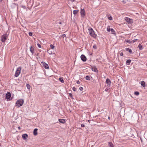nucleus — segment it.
I'll list each match as a JSON object with an SVG mask.
<instances>
[{"label":"nucleus","mask_w":147,"mask_h":147,"mask_svg":"<svg viewBox=\"0 0 147 147\" xmlns=\"http://www.w3.org/2000/svg\"><path fill=\"white\" fill-rule=\"evenodd\" d=\"M81 126L82 127H85V125H84V124H81Z\"/></svg>","instance_id":"42"},{"label":"nucleus","mask_w":147,"mask_h":147,"mask_svg":"<svg viewBox=\"0 0 147 147\" xmlns=\"http://www.w3.org/2000/svg\"><path fill=\"white\" fill-rule=\"evenodd\" d=\"M108 19L110 20H112V17L111 16H110V17H108Z\"/></svg>","instance_id":"30"},{"label":"nucleus","mask_w":147,"mask_h":147,"mask_svg":"<svg viewBox=\"0 0 147 147\" xmlns=\"http://www.w3.org/2000/svg\"><path fill=\"white\" fill-rule=\"evenodd\" d=\"M108 90H109V89H108V87L107 88H106V89L105 90V91L107 92L108 91Z\"/></svg>","instance_id":"43"},{"label":"nucleus","mask_w":147,"mask_h":147,"mask_svg":"<svg viewBox=\"0 0 147 147\" xmlns=\"http://www.w3.org/2000/svg\"><path fill=\"white\" fill-rule=\"evenodd\" d=\"M106 82L107 84V87H109L111 85V80L109 78L106 80Z\"/></svg>","instance_id":"5"},{"label":"nucleus","mask_w":147,"mask_h":147,"mask_svg":"<svg viewBox=\"0 0 147 147\" xmlns=\"http://www.w3.org/2000/svg\"><path fill=\"white\" fill-rule=\"evenodd\" d=\"M42 64L43 65L44 67L46 69H49V67L48 65L44 62H41Z\"/></svg>","instance_id":"6"},{"label":"nucleus","mask_w":147,"mask_h":147,"mask_svg":"<svg viewBox=\"0 0 147 147\" xmlns=\"http://www.w3.org/2000/svg\"><path fill=\"white\" fill-rule=\"evenodd\" d=\"M76 0H71V1L72 2Z\"/></svg>","instance_id":"46"},{"label":"nucleus","mask_w":147,"mask_h":147,"mask_svg":"<svg viewBox=\"0 0 147 147\" xmlns=\"http://www.w3.org/2000/svg\"><path fill=\"white\" fill-rule=\"evenodd\" d=\"M1 89H0V93H1Z\"/></svg>","instance_id":"51"},{"label":"nucleus","mask_w":147,"mask_h":147,"mask_svg":"<svg viewBox=\"0 0 147 147\" xmlns=\"http://www.w3.org/2000/svg\"><path fill=\"white\" fill-rule=\"evenodd\" d=\"M137 40V39H135L131 41L132 43H134Z\"/></svg>","instance_id":"31"},{"label":"nucleus","mask_w":147,"mask_h":147,"mask_svg":"<svg viewBox=\"0 0 147 147\" xmlns=\"http://www.w3.org/2000/svg\"><path fill=\"white\" fill-rule=\"evenodd\" d=\"M38 129L37 128H35L33 131V134L34 136H36L37 135V131Z\"/></svg>","instance_id":"13"},{"label":"nucleus","mask_w":147,"mask_h":147,"mask_svg":"<svg viewBox=\"0 0 147 147\" xmlns=\"http://www.w3.org/2000/svg\"><path fill=\"white\" fill-rule=\"evenodd\" d=\"M126 51H128L131 54L132 53L131 49L128 48H126L125 49Z\"/></svg>","instance_id":"16"},{"label":"nucleus","mask_w":147,"mask_h":147,"mask_svg":"<svg viewBox=\"0 0 147 147\" xmlns=\"http://www.w3.org/2000/svg\"><path fill=\"white\" fill-rule=\"evenodd\" d=\"M3 0H0V2H1Z\"/></svg>","instance_id":"50"},{"label":"nucleus","mask_w":147,"mask_h":147,"mask_svg":"<svg viewBox=\"0 0 147 147\" xmlns=\"http://www.w3.org/2000/svg\"><path fill=\"white\" fill-rule=\"evenodd\" d=\"M141 84L143 87H145V83L144 81H142L141 82Z\"/></svg>","instance_id":"17"},{"label":"nucleus","mask_w":147,"mask_h":147,"mask_svg":"<svg viewBox=\"0 0 147 147\" xmlns=\"http://www.w3.org/2000/svg\"><path fill=\"white\" fill-rule=\"evenodd\" d=\"M59 122L62 123L64 124L65 122V120L63 119H59Z\"/></svg>","instance_id":"12"},{"label":"nucleus","mask_w":147,"mask_h":147,"mask_svg":"<svg viewBox=\"0 0 147 147\" xmlns=\"http://www.w3.org/2000/svg\"><path fill=\"white\" fill-rule=\"evenodd\" d=\"M18 0H14V1H17Z\"/></svg>","instance_id":"53"},{"label":"nucleus","mask_w":147,"mask_h":147,"mask_svg":"<svg viewBox=\"0 0 147 147\" xmlns=\"http://www.w3.org/2000/svg\"><path fill=\"white\" fill-rule=\"evenodd\" d=\"M111 29L110 28L109 26H108V27H107V30L108 32H110L111 30Z\"/></svg>","instance_id":"25"},{"label":"nucleus","mask_w":147,"mask_h":147,"mask_svg":"<svg viewBox=\"0 0 147 147\" xmlns=\"http://www.w3.org/2000/svg\"><path fill=\"white\" fill-rule=\"evenodd\" d=\"M24 100L23 99H19V107L21 106L24 103Z\"/></svg>","instance_id":"7"},{"label":"nucleus","mask_w":147,"mask_h":147,"mask_svg":"<svg viewBox=\"0 0 147 147\" xmlns=\"http://www.w3.org/2000/svg\"><path fill=\"white\" fill-rule=\"evenodd\" d=\"M49 51V50H48V51H47V52H48V53H49V54H50L51 53H49V51Z\"/></svg>","instance_id":"48"},{"label":"nucleus","mask_w":147,"mask_h":147,"mask_svg":"<svg viewBox=\"0 0 147 147\" xmlns=\"http://www.w3.org/2000/svg\"><path fill=\"white\" fill-rule=\"evenodd\" d=\"M11 97V94L10 92H7L5 95V98L7 100H10V98Z\"/></svg>","instance_id":"3"},{"label":"nucleus","mask_w":147,"mask_h":147,"mask_svg":"<svg viewBox=\"0 0 147 147\" xmlns=\"http://www.w3.org/2000/svg\"><path fill=\"white\" fill-rule=\"evenodd\" d=\"M88 30L90 35L94 38H95L96 36V35L95 34V32L92 28L90 27L88 29Z\"/></svg>","instance_id":"1"},{"label":"nucleus","mask_w":147,"mask_h":147,"mask_svg":"<svg viewBox=\"0 0 147 147\" xmlns=\"http://www.w3.org/2000/svg\"><path fill=\"white\" fill-rule=\"evenodd\" d=\"M93 48L95 49H97V47L95 45H94L93 47Z\"/></svg>","instance_id":"32"},{"label":"nucleus","mask_w":147,"mask_h":147,"mask_svg":"<svg viewBox=\"0 0 147 147\" xmlns=\"http://www.w3.org/2000/svg\"><path fill=\"white\" fill-rule=\"evenodd\" d=\"M59 80L61 83H63L64 82V81L63 80L62 78H60L59 79Z\"/></svg>","instance_id":"23"},{"label":"nucleus","mask_w":147,"mask_h":147,"mask_svg":"<svg viewBox=\"0 0 147 147\" xmlns=\"http://www.w3.org/2000/svg\"><path fill=\"white\" fill-rule=\"evenodd\" d=\"M29 35L30 36H32V32H29Z\"/></svg>","instance_id":"39"},{"label":"nucleus","mask_w":147,"mask_h":147,"mask_svg":"<svg viewBox=\"0 0 147 147\" xmlns=\"http://www.w3.org/2000/svg\"><path fill=\"white\" fill-rule=\"evenodd\" d=\"M120 55L121 56H123V53L121 52L120 53Z\"/></svg>","instance_id":"44"},{"label":"nucleus","mask_w":147,"mask_h":147,"mask_svg":"<svg viewBox=\"0 0 147 147\" xmlns=\"http://www.w3.org/2000/svg\"><path fill=\"white\" fill-rule=\"evenodd\" d=\"M108 144L109 147H114L113 146V144L111 142H109Z\"/></svg>","instance_id":"18"},{"label":"nucleus","mask_w":147,"mask_h":147,"mask_svg":"<svg viewBox=\"0 0 147 147\" xmlns=\"http://www.w3.org/2000/svg\"><path fill=\"white\" fill-rule=\"evenodd\" d=\"M63 38H64L66 36L65 34H63V35H62L61 36Z\"/></svg>","instance_id":"37"},{"label":"nucleus","mask_w":147,"mask_h":147,"mask_svg":"<svg viewBox=\"0 0 147 147\" xmlns=\"http://www.w3.org/2000/svg\"><path fill=\"white\" fill-rule=\"evenodd\" d=\"M21 129V128L19 127V130H20Z\"/></svg>","instance_id":"47"},{"label":"nucleus","mask_w":147,"mask_h":147,"mask_svg":"<svg viewBox=\"0 0 147 147\" xmlns=\"http://www.w3.org/2000/svg\"><path fill=\"white\" fill-rule=\"evenodd\" d=\"M111 32L113 34L115 32V30L112 28H111Z\"/></svg>","instance_id":"29"},{"label":"nucleus","mask_w":147,"mask_h":147,"mask_svg":"<svg viewBox=\"0 0 147 147\" xmlns=\"http://www.w3.org/2000/svg\"><path fill=\"white\" fill-rule=\"evenodd\" d=\"M125 19L129 23L131 24L132 22V20L128 17H125Z\"/></svg>","instance_id":"8"},{"label":"nucleus","mask_w":147,"mask_h":147,"mask_svg":"<svg viewBox=\"0 0 147 147\" xmlns=\"http://www.w3.org/2000/svg\"><path fill=\"white\" fill-rule=\"evenodd\" d=\"M79 10H74L73 11V13L74 15L76 14L78 12Z\"/></svg>","instance_id":"21"},{"label":"nucleus","mask_w":147,"mask_h":147,"mask_svg":"<svg viewBox=\"0 0 147 147\" xmlns=\"http://www.w3.org/2000/svg\"><path fill=\"white\" fill-rule=\"evenodd\" d=\"M81 14V16L82 17H84L85 15V10L84 9H81L80 11Z\"/></svg>","instance_id":"9"},{"label":"nucleus","mask_w":147,"mask_h":147,"mask_svg":"<svg viewBox=\"0 0 147 147\" xmlns=\"http://www.w3.org/2000/svg\"><path fill=\"white\" fill-rule=\"evenodd\" d=\"M26 87L29 90L30 88V86L29 84H26Z\"/></svg>","instance_id":"24"},{"label":"nucleus","mask_w":147,"mask_h":147,"mask_svg":"<svg viewBox=\"0 0 147 147\" xmlns=\"http://www.w3.org/2000/svg\"><path fill=\"white\" fill-rule=\"evenodd\" d=\"M134 94L135 95H138L139 94V93L138 92L136 91L134 92Z\"/></svg>","instance_id":"26"},{"label":"nucleus","mask_w":147,"mask_h":147,"mask_svg":"<svg viewBox=\"0 0 147 147\" xmlns=\"http://www.w3.org/2000/svg\"><path fill=\"white\" fill-rule=\"evenodd\" d=\"M30 52L33 54L34 53V49L31 46L30 49Z\"/></svg>","instance_id":"15"},{"label":"nucleus","mask_w":147,"mask_h":147,"mask_svg":"<svg viewBox=\"0 0 147 147\" xmlns=\"http://www.w3.org/2000/svg\"><path fill=\"white\" fill-rule=\"evenodd\" d=\"M138 47L139 49L140 50H142L143 48V47L140 44L139 45Z\"/></svg>","instance_id":"20"},{"label":"nucleus","mask_w":147,"mask_h":147,"mask_svg":"<svg viewBox=\"0 0 147 147\" xmlns=\"http://www.w3.org/2000/svg\"><path fill=\"white\" fill-rule=\"evenodd\" d=\"M81 60L83 62L86 61L87 58L84 55H82L80 57Z\"/></svg>","instance_id":"4"},{"label":"nucleus","mask_w":147,"mask_h":147,"mask_svg":"<svg viewBox=\"0 0 147 147\" xmlns=\"http://www.w3.org/2000/svg\"><path fill=\"white\" fill-rule=\"evenodd\" d=\"M126 42L129 43H132L131 41H130V40H127Z\"/></svg>","instance_id":"27"},{"label":"nucleus","mask_w":147,"mask_h":147,"mask_svg":"<svg viewBox=\"0 0 147 147\" xmlns=\"http://www.w3.org/2000/svg\"><path fill=\"white\" fill-rule=\"evenodd\" d=\"M76 83L78 84H80V81L79 80L77 81L76 82Z\"/></svg>","instance_id":"45"},{"label":"nucleus","mask_w":147,"mask_h":147,"mask_svg":"<svg viewBox=\"0 0 147 147\" xmlns=\"http://www.w3.org/2000/svg\"><path fill=\"white\" fill-rule=\"evenodd\" d=\"M108 119H110V117H108Z\"/></svg>","instance_id":"52"},{"label":"nucleus","mask_w":147,"mask_h":147,"mask_svg":"<svg viewBox=\"0 0 147 147\" xmlns=\"http://www.w3.org/2000/svg\"><path fill=\"white\" fill-rule=\"evenodd\" d=\"M55 47L53 45L51 44L50 45V47L52 49H54Z\"/></svg>","instance_id":"28"},{"label":"nucleus","mask_w":147,"mask_h":147,"mask_svg":"<svg viewBox=\"0 0 147 147\" xmlns=\"http://www.w3.org/2000/svg\"><path fill=\"white\" fill-rule=\"evenodd\" d=\"M16 105L17 106H18V100H17L16 103Z\"/></svg>","instance_id":"33"},{"label":"nucleus","mask_w":147,"mask_h":147,"mask_svg":"<svg viewBox=\"0 0 147 147\" xmlns=\"http://www.w3.org/2000/svg\"><path fill=\"white\" fill-rule=\"evenodd\" d=\"M9 34H5L1 36V40L3 42H5L7 38L8 37Z\"/></svg>","instance_id":"2"},{"label":"nucleus","mask_w":147,"mask_h":147,"mask_svg":"<svg viewBox=\"0 0 147 147\" xmlns=\"http://www.w3.org/2000/svg\"><path fill=\"white\" fill-rule=\"evenodd\" d=\"M83 88L82 87H80L79 88V89L81 91L83 90Z\"/></svg>","instance_id":"40"},{"label":"nucleus","mask_w":147,"mask_h":147,"mask_svg":"<svg viewBox=\"0 0 147 147\" xmlns=\"http://www.w3.org/2000/svg\"><path fill=\"white\" fill-rule=\"evenodd\" d=\"M86 79L87 80H90V76H87L86 77Z\"/></svg>","instance_id":"22"},{"label":"nucleus","mask_w":147,"mask_h":147,"mask_svg":"<svg viewBox=\"0 0 147 147\" xmlns=\"http://www.w3.org/2000/svg\"><path fill=\"white\" fill-rule=\"evenodd\" d=\"M21 6L24 9H26V7L24 5H21Z\"/></svg>","instance_id":"36"},{"label":"nucleus","mask_w":147,"mask_h":147,"mask_svg":"<svg viewBox=\"0 0 147 147\" xmlns=\"http://www.w3.org/2000/svg\"><path fill=\"white\" fill-rule=\"evenodd\" d=\"M22 136L24 140H26L28 136V135L26 134H22Z\"/></svg>","instance_id":"11"},{"label":"nucleus","mask_w":147,"mask_h":147,"mask_svg":"<svg viewBox=\"0 0 147 147\" xmlns=\"http://www.w3.org/2000/svg\"><path fill=\"white\" fill-rule=\"evenodd\" d=\"M16 68L15 76L16 77H18V67H17Z\"/></svg>","instance_id":"14"},{"label":"nucleus","mask_w":147,"mask_h":147,"mask_svg":"<svg viewBox=\"0 0 147 147\" xmlns=\"http://www.w3.org/2000/svg\"><path fill=\"white\" fill-rule=\"evenodd\" d=\"M37 45H38V47L39 48H41V45L40 44H39V43H38Z\"/></svg>","instance_id":"38"},{"label":"nucleus","mask_w":147,"mask_h":147,"mask_svg":"<svg viewBox=\"0 0 147 147\" xmlns=\"http://www.w3.org/2000/svg\"><path fill=\"white\" fill-rule=\"evenodd\" d=\"M21 67H19V75L20 74V71L21 70Z\"/></svg>","instance_id":"41"},{"label":"nucleus","mask_w":147,"mask_h":147,"mask_svg":"<svg viewBox=\"0 0 147 147\" xmlns=\"http://www.w3.org/2000/svg\"><path fill=\"white\" fill-rule=\"evenodd\" d=\"M69 96L71 98L73 99V98L72 94L71 93H70L69 94Z\"/></svg>","instance_id":"35"},{"label":"nucleus","mask_w":147,"mask_h":147,"mask_svg":"<svg viewBox=\"0 0 147 147\" xmlns=\"http://www.w3.org/2000/svg\"><path fill=\"white\" fill-rule=\"evenodd\" d=\"M72 90L74 91H76V89L75 87H73L72 88Z\"/></svg>","instance_id":"34"},{"label":"nucleus","mask_w":147,"mask_h":147,"mask_svg":"<svg viewBox=\"0 0 147 147\" xmlns=\"http://www.w3.org/2000/svg\"><path fill=\"white\" fill-rule=\"evenodd\" d=\"M91 69L93 71H94L96 72H98V70L95 66L92 67L91 68Z\"/></svg>","instance_id":"10"},{"label":"nucleus","mask_w":147,"mask_h":147,"mask_svg":"<svg viewBox=\"0 0 147 147\" xmlns=\"http://www.w3.org/2000/svg\"><path fill=\"white\" fill-rule=\"evenodd\" d=\"M90 120H88V122H90ZM90 123V122H89V123Z\"/></svg>","instance_id":"49"},{"label":"nucleus","mask_w":147,"mask_h":147,"mask_svg":"<svg viewBox=\"0 0 147 147\" xmlns=\"http://www.w3.org/2000/svg\"><path fill=\"white\" fill-rule=\"evenodd\" d=\"M131 62V60L130 59H128L127 60L126 64L127 65H129Z\"/></svg>","instance_id":"19"}]
</instances>
